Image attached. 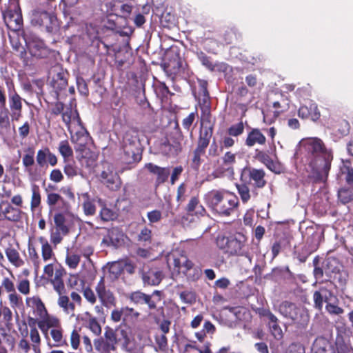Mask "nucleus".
<instances>
[{"label":"nucleus","instance_id":"1","mask_svg":"<svg viewBox=\"0 0 353 353\" xmlns=\"http://www.w3.org/2000/svg\"><path fill=\"white\" fill-rule=\"evenodd\" d=\"M65 269L57 261L47 264L43 268V276L52 284L54 290L59 295L58 305L67 314H74V303L70 301L65 294L63 277L66 275Z\"/></svg>","mask_w":353,"mask_h":353},{"label":"nucleus","instance_id":"9","mask_svg":"<svg viewBox=\"0 0 353 353\" xmlns=\"http://www.w3.org/2000/svg\"><path fill=\"white\" fill-rule=\"evenodd\" d=\"M8 28L13 32L19 31L23 27V17L19 3H13L3 13Z\"/></svg>","mask_w":353,"mask_h":353},{"label":"nucleus","instance_id":"2","mask_svg":"<svg viewBox=\"0 0 353 353\" xmlns=\"http://www.w3.org/2000/svg\"><path fill=\"white\" fill-rule=\"evenodd\" d=\"M304 147L310 166L312 169L321 168V172L327 176L333 160L332 151L327 149L323 141L317 137L307 139Z\"/></svg>","mask_w":353,"mask_h":353},{"label":"nucleus","instance_id":"43","mask_svg":"<svg viewBox=\"0 0 353 353\" xmlns=\"http://www.w3.org/2000/svg\"><path fill=\"white\" fill-rule=\"evenodd\" d=\"M236 188L243 203H247L251 198L250 185L244 182H241L236 184Z\"/></svg>","mask_w":353,"mask_h":353},{"label":"nucleus","instance_id":"54","mask_svg":"<svg viewBox=\"0 0 353 353\" xmlns=\"http://www.w3.org/2000/svg\"><path fill=\"white\" fill-rule=\"evenodd\" d=\"M123 323L130 321H136L140 316L139 312L134 310L133 308L129 307H123Z\"/></svg>","mask_w":353,"mask_h":353},{"label":"nucleus","instance_id":"40","mask_svg":"<svg viewBox=\"0 0 353 353\" xmlns=\"http://www.w3.org/2000/svg\"><path fill=\"white\" fill-rule=\"evenodd\" d=\"M290 245V241L285 236L276 239L272 244L271 251L273 258H276L285 248Z\"/></svg>","mask_w":353,"mask_h":353},{"label":"nucleus","instance_id":"18","mask_svg":"<svg viewBox=\"0 0 353 353\" xmlns=\"http://www.w3.org/2000/svg\"><path fill=\"white\" fill-rule=\"evenodd\" d=\"M221 163L216 168L215 172L219 174H234V165L236 163V154L227 151L221 158Z\"/></svg>","mask_w":353,"mask_h":353},{"label":"nucleus","instance_id":"3","mask_svg":"<svg viewBox=\"0 0 353 353\" xmlns=\"http://www.w3.org/2000/svg\"><path fill=\"white\" fill-rule=\"evenodd\" d=\"M205 201L213 212L223 216H230L239 205L238 196L224 189L209 191L205 195Z\"/></svg>","mask_w":353,"mask_h":353},{"label":"nucleus","instance_id":"37","mask_svg":"<svg viewBox=\"0 0 353 353\" xmlns=\"http://www.w3.org/2000/svg\"><path fill=\"white\" fill-rule=\"evenodd\" d=\"M206 148L197 145L196 148L192 152V159H191V168L195 170L198 171L202 163L201 157L205 154Z\"/></svg>","mask_w":353,"mask_h":353},{"label":"nucleus","instance_id":"45","mask_svg":"<svg viewBox=\"0 0 353 353\" xmlns=\"http://www.w3.org/2000/svg\"><path fill=\"white\" fill-rule=\"evenodd\" d=\"M39 242L42 244L41 246V256L44 261H49L54 256V253L52 250V246L43 237L39 239Z\"/></svg>","mask_w":353,"mask_h":353},{"label":"nucleus","instance_id":"15","mask_svg":"<svg viewBox=\"0 0 353 353\" xmlns=\"http://www.w3.org/2000/svg\"><path fill=\"white\" fill-rule=\"evenodd\" d=\"M122 161L125 164H137L142 159L141 146L123 145H122Z\"/></svg>","mask_w":353,"mask_h":353},{"label":"nucleus","instance_id":"41","mask_svg":"<svg viewBox=\"0 0 353 353\" xmlns=\"http://www.w3.org/2000/svg\"><path fill=\"white\" fill-rule=\"evenodd\" d=\"M123 145L141 146L138 132L134 130L127 131L123 139Z\"/></svg>","mask_w":353,"mask_h":353},{"label":"nucleus","instance_id":"10","mask_svg":"<svg viewBox=\"0 0 353 353\" xmlns=\"http://www.w3.org/2000/svg\"><path fill=\"white\" fill-rule=\"evenodd\" d=\"M163 68L168 76H174L182 70V59L178 51L172 50L166 52Z\"/></svg>","mask_w":353,"mask_h":353},{"label":"nucleus","instance_id":"55","mask_svg":"<svg viewBox=\"0 0 353 353\" xmlns=\"http://www.w3.org/2000/svg\"><path fill=\"white\" fill-rule=\"evenodd\" d=\"M238 33L235 28H228L223 34V39L226 44H232L238 39Z\"/></svg>","mask_w":353,"mask_h":353},{"label":"nucleus","instance_id":"59","mask_svg":"<svg viewBox=\"0 0 353 353\" xmlns=\"http://www.w3.org/2000/svg\"><path fill=\"white\" fill-rule=\"evenodd\" d=\"M123 272V267L120 262H112L109 267V273L113 279H117Z\"/></svg>","mask_w":353,"mask_h":353},{"label":"nucleus","instance_id":"21","mask_svg":"<svg viewBox=\"0 0 353 353\" xmlns=\"http://www.w3.org/2000/svg\"><path fill=\"white\" fill-rule=\"evenodd\" d=\"M61 119L63 122L65 124L68 130L72 134L70 131V126L72 121L77 122V123L82 127V121L79 116V112L76 108H72V104L70 103L69 105L64 108L61 114Z\"/></svg>","mask_w":353,"mask_h":353},{"label":"nucleus","instance_id":"8","mask_svg":"<svg viewBox=\"0 0 353 353\" xmlns=\"http://www.w3.org/2000/svg\"><path fill=\"white\" fill-rule=\"evenodd\" d=\"M33 26L42 27L46 32L52 33L58 30L59 23L56 14H50L45 9H35L31 16Z\"/></svg>","mask_w":353,"mask_h":353},{"label":"nucleus","instance_id":"42","mask_svg":"<svg viewBox=\"0 0 353 353\" xmlns=\"http://www.w3.org/2000/svg\"><path fill=\"white\" fill-rule=\"evenodd\" d=\"M63 172L68 178H73L79 173V168L73 158L63 161Z\"/></svg>","mask_w":353,"mask_h":353},{"label":"nucleus","instance_id":"7","mask_svg":"<svg viewBox=\"0 0 353 353\" xmlns=\"http://www.w3.org/2000/svg\"><path fill=\"white\" fill-rule=\"evenodd\" d=\"M265 176V172L262 168L245 166L241 170L240 182L250 185L252 194L256 197L259 194L258 190L263 188L267 184Z\"/></svg>","mask_w":353,"mask_h":353},{"label":"nucleus","instance_id":"39","mask_svg":"<svg viewBox=\"0 0 353 353\" xmlns=\"http://www.w3.org/2000/svg\"><path fill=\"white\" fill-rule=\"evenodd\" d=\"M54 222L57 230L60 231L63 236L67 235L70 232V228L65 223V216L63 213H56L54 216Z\"/></svg>","mask_w":353,"mask_h":353},{"label":"nucleus","instance_id":"5","mask_svg":"<svg viewBox=\"0 0 353 353\" xmlns=\"http://www.w3.org/2000/svg\"><path fill=\"white\" fill-rule=\"evenodd\" d=\"M88 137V132L82 127L81 131L71 135V139L72 142L79 145V148L77 151L79 152L77 159L81 165L85 169L91 170L96 167L99 155L97 152L85 147Z\"/></svg>","mask_w":353,"mask_h":353},{"label":"nucleus","instance_id":"35","mask_svg":"<svg viewBox=\"0 0 353 353\" xmlns=\"http://www.w3.org/2000/svg\"><path fill=\"white\" fill-rule=\"evenodd\" d=\"M193 262L190 260L185 255H180L179 256L174 257L173 265L174 271L179 274H184L187 272L188 268H191Z\"/></svg>","mask_w":353,"mask_h":353},{"label":"nucleus","instance_id":"46","mask_svg":"<svg viewBox=\"0 0 353 353\" xmlns=\"http://www.w3.org/2000/svg\"><path fill=\"white\" fill-rule=\"evenodd\" d=\"M58 150L60 154L62 156L63 161L72 159L73 157V150L68 140H63L60 141Z\"/></svg>","mask_w":353,"mask_h":353},{"label":"nucleus","instance_id":"60","mask_svg":"<svg viewBox=\"0 0 353 353\" xmlns=\"http://www.w3.org/2000/svg\"><path fill=\"white\" fill-rule=\"evenodd\" d=\"M26 152L27 153L22 158V163L23 166L28 168L32 166L34 163V150L32 148H28Z\"/></svg>","mask_w":353,"mask_h":353},{"label":"nucleus","instance_id":"32","mask_svg":"<svg viewBox=\"0 0 353 353\" xmlns=\"http://www.w3.org/2000/svg\"><path fill=\"white\" fill-rule=\"evenodd\" d=\"M253 157L254 159L265 165L272 172L275 171L276 164L267 151L256 149Z\"/></svg>","mask_w":353,"mask_h":353},{"label":"nucleus","instance_id":"63","mask_svg":"<svg viewBox=\"0 0 353 353\" xmlns=\"http://www.w3.org/2000/svg\"><path fill=\"white\" fill-rule=\"evenodd\" d=\"M0 314L2 315L6 326L10 327L12 325L13 315L11 309L8 306H3L0 310Z\"/></svg>","mask_w":353,"mask_h":353},{"label":"nucleus","instance_id":"49","mask_svg":"<svg viewBox=\"0 0 353 353\" xmlns=\"http://www.w3.org/2000/svg\"><path fill=\"white\" fill-rule=\"evenodd\" d=\"M30 338L32 341V348L35 353H40L41 337L39 331L35 327L30 330Z\"/></svg>","mask_w":353,"mask_h":353},{"label":"nucleus","instance_id":"12","mask_svg":"<svg viewBox=\"0 0 353 353\" xmlns=\"http://www.w3.org/2000/svg\"><path fill=\"white\" fill-rule=\"evenodd\" d=\"M97 296L101 302L105 307L115 306L117 300L110 290L107 289L105 285L104 277H101L95 287Z\"/></svg>","mask_w":353,"mask_h":353},{"label":"nucleus","instance_id":"14","mask_svg":"<svg viewBox=\"0 0 353 353\" xmlns=\"http://www.w3.org/2000/svg\"><path fill=\"white\" fill-rule=\"evenodd\" d=\"M279 312L284 317L291 319L294 323H299L301 310L292 302L285 301L279 306Z\"/></svg>","mask_w":353,"mask_h":353},{"label":"nucleus","instance_id":"30","mask_svg":"<svg viewBox=\"0 0 353 353\" xmlns=\"http://www.w3.org/2000/svg\"><path fill=\"white\" fill-rule=\"evenodd\" d=\"M312 353H336L330 341L323 336L315 339L312 345Z\"/></svg>","mask_w":353,"mask_h":353},{"label":"nucleus","instance_id":"4","mask_svg":"<svg viewBox=\"0 0 353 353\" xmlns=\"http://www.w3.org/2000/svg\"><path fill=\"white\" fill-rule=\"evenodd\" d=\"M130 343V338L127 330L119 327L113 329L105 327L103 335L94 340V346L97 353H111L117 350L119 344L127 348Z\"/></svg>","mask_w":353,"mask_h":353},{"label":"nucleus","instance_id":"19","mask_svg":"<svg viewBox=\"0 0 353 353\" xmlns=\"http://www.w3.org/2000/svg\"><path fill=\"white\" fill-rule=\"evenodd\" d=\"M107 10L112 14L123 18L130 17L133 9V5L130 3H123L121 1H112L106 4Z\"/></svg>","mask_w":353,"mask_h":353},{"label":"nucleus","instance_id":"29","mask_svg":"<svg viewBox=\"0 0 353 353\" xmlns=\"http://www.w3.org/2000/svg\"><path fill=\"white\" fill-rule=\"evenodd\" d=\"M163 275L161 271L154 269H148L143 271L141 279L144 285H158L162 281Z\"/></svg>","mask_w":353,"mask_h":353},{"label":"nucleus","instance_id":"62","mask_svg":"<svg viewBox=\"0 0 353 353\" xmlns=\"http://www.w3.org/2000/svg\"><path fill=\"white\" fill-rule=\"evenodd\" d=\"M81 261L79 255L76 254H67L65 256V263L70 269H76Z\"/></svg>","mask_w":353,"mask_h":353},{"label":"nucleus","instance_id":"22","mask_svg":"<svg viewBox=\"0 0 353 353\" xmlns=\"http://www.w3.org/2000/svg\"><path fill=\"white\" fill-rule=\"evenodd\" d=\"M10 115L12 121H18L22 115V98L14 90L8 95Z\"/></svg>","mask_w":353,"mask_h":353},{"label":"nucleus","instance_id":"24","mask_svg":"<svg viewBox=\"0 0 353 353\" xmlns=\"http://www.w3.org/2000/svg\"><path fill=\"white\" fill-rule=\"evenodd\" d=\"M335 299L336 296L334 295V293L325 288H321L319 290L315 291L313 294L314 306L319 310L322 309L323 302L327 304Z\"/></svg>","mask_w":353,"mask_h":353},{"label":"nucleus","instance_id":"11","mask_svg":"<svg viewBox=\"0 0 353 353\" xmlns=\"http://www.w3.org/2000/svg\"><path fill=\"white\" fill-rule=\"evenodd\" d=\"M52 71L54 74L52 75L51 85L58 94L59 92L64 90L68 85V77L69 74L59 65H54L52 68Z\"/></svg>","mask_w":353,"mask_h":353},{"label":"nucleus","instance_id":"26","mask_svg":"<svg viewBox=\"0 0 353 353\" xmlns=\"http://www.w3.org/2000/svg\"><path fill=\"white\" fill-rule=\"evenodd\" d=\"M129 299L137 305H148L150 310L157 308V301L152 298V295L145 294L141 291H135L130 293Z\"/></svg>","mask_w":353,"mask_h":353},{"label":"nucleus","instance_id":"61","mask_svg":"<svg viewBox=\"0 0 353 353\" xmlns=\"http://www.w3.org/2000/svg\"><path fill=\"white\" fill-rule=\"evenodd\" d=\"M336 264V261L334 259H327L325 266V274L332 277V274L338 273L339 272V267L334 265Z\"/></svg>","mask_w":353,"mask_h":353},{"label":"nucleus","instance_id":"36","mask_svg":"<svg viewBox=\"0 0 353 353\" xmlns=\"http://www.w3.org/2000/svg\"><path fill=\"white\" fill-rule=\"evenodd\" d=\"M6 255L10 261L16 268L21 267L24 265V261L21 258L19 252L12 247H8L5 250Z\"/></svg>","mask_w":353,"mask_h":353},{"label":"nucleus","instance_id":"44","mask_svg":"<svg viewBox=\"0 0 353 353\" xmlns=\"http://www.w3.org/2000/svg\"><path fill=\"white\" fill-rule=\"evenodd\" d=\"M8 299L10 306L13 310H16L17 309L21 310L23 308V298L17 294V291L8 294ZM15 313L17 316H18V312L17 311H15Z\"/></svg>","mask_w":353,"mask_h":353},{"label":"nucleus","instance_id":"52","mask_svg":"<svg viewBox=\"0 0 353 353\" xmlns=\"http://www.w3.org/2000/svg\"><path fill=\"white\" fill-rule=\"evenodd\" d=\"M99 216L103 221L107 222L115 219L117 215L114 210L103 205L100 210Z\"/></svg>","mask_w":353,"mask_h":353},{"label":"nucleus","instance_id":"51","mask_svg":"<svg viewBox=\"0 0 353 353\" xmlns=\"http://www.w3.org/2000/svg\"><path fill=\"white\" fill-rule=\"evenodd\" d=\"M155 92L161 99L168 98L169 95H173L169 88L164 82L158 81L155 85Z\"/></svg>","mask_w":353,"mask_h":353},{"label":"nucleus","instance_id":"50","mask_svg":"<svg viewBox=\"0 0 353 353\" xmlns=\"http://www.w3.org/2000/svg\"><path fill=\"white\" fill-rule=\"evenodd\" d=\"M188 269L189 270L183 274L188 281H196L200 279L202 275L201 268L196 266L193 263L191 268Z\"/></svg>","mask_w":353,"mask_h":353},{"label":"nucleus","instance_id":"6","mask_svg":"<svg viewBox=\"0 0 353 353\" xmlns=\"http://www.w3.org/2000/svg\"><path fill=\"white\" fill-rule=\"evenodd\" d=\"M247 238L242 233L230 236L218 235L216 239L217 247L225 254L230 256H244L246 254Z\"/></svg>","mask_w":353,"mask_h":353},{"label":"nucleus","instance_id":"31","mask_svg":"<svg viewBox=\"0 0 353 353\" xmlns=\"http://www.w3.org/2000/svg\"><path fill=\"white\" fill-rule=\"evenodd\" d=\"M23 212L20 208H14L7 201L4 208L3 221L7 220L11 222H19L22 218Z\"/></svg>","mask_w":353,"mask_h":353},{"label":"nucleus","instance_id":"27","mask_svg":"<svg viewBox=\"0 0 353 353\" xmlns=\"http://www.w3.org/2000/svg\"><path fill=\"white\" fill-rule=\"evenodd\" d=\"M26 303L28 307L33 308L34 314L37 318L43 319L47 315V310L39 296L27 297Z\"/></svg>","mask_w":353,"mask_h":353},{"label":"nucleus","instance_id":"56","mask_svg":"<svg viewBox=\"0 0 353 353\" xmlns=\"http://www.w3.org/2000/svg\"><path fill=\"white\" fill-rule=\"evenodd\" d=\"M196 56L202 65L210 71L215 70V65L213 64L211 58L202 51L197 52Z\"/></svg>","mask_w":353,"mask_h":353},{"label":"nucleus","instance_id":"25","mask_svg":"<svg viewBox=\"0 0 353 353\" xmlns=\"http://www.w3.org/2000/svg\"><path fill=\"white\" fill-rule=\"evenodd\" d=\"M161 153L168 157H176L182 150L181 143L179 141H172L166 139L159 146Z\"/></svg>","mask_w":353,"mask_h":353},{"label":"nucleus","instance_id":"57","mask_svg":"<svg viewBox=\"0 0 353 353\" xmlns=\"http://www.w3.org/2000/svg\"><path fill=\"white\" fill-rule=\"evenodd\" d=\"M57 2L56 0H42L40 3L39 7L37 9H45L46 12L50 14H56Z\"/></svg>","mask_w":353,"mask_h":353},{"label":"nucleus","instance_id":"38","mask_svg":"<svg viewBox=\"0 0 353 353\" xmlns=\"http://www.w3.org/2000/svg\"><path fill=\"white\" fill-rule=\"evenodd\" d=\"M186 211L190 214H193L194 212L195 211V214H200L201 216H203L205 213V208L199 203V199L197 196H193L190 200L189 203H188L186 208Z\"/></svg>","mask_w":353,"mask_h":353},{"label":"nucleus","instance_id":"16","mask_svg":"<svg viewBox=\"0 0 353 353\" xmlns=\"http://www.w3.org/2000/svg\"><path fill=\"white\" fill-rule=\"evenodd\" d=\"M297 114L301 119H310L313 122L318 121L321 117L318 105L312 101L308 104L301 105L298 109Z\"/></svg>","mask_w":353,"mask_h":353},{"label":"nucleus","instance_id":"58","mask_svg":"<svg viewBox=\"0 0 353 353\" xmlns=\"http://www.w3.org/2000/svg\"><path fill=\"white\" fill-rule=\"evenodd\" d=\"M28 255L36 270L39 269L41 265V259L36 248L31 244L28 245Z\"/></svg>","mask_w":353,"mask_h":353},{"label":"nucleus","instance_id":"33","mask_svg":"<svg viewBox=\"0 0 353 353\" xmlns=\"http://www.w3.org/2000/svg\"><path fill=\"white\" fill-rule=\"evenodd\" d=\"M213 130V125L201 127L199 131V135L196 145L207 148L212 137Z\"/></svg>","mask_w":353,"mask_h":353},{"label":"nucleus","instance_id":"23","mask_svg":"<svg viewBox=\"0 0 353 353\" xmlns=\"http://www.w3.org/2000/svg\"><path fill=\"white\" fill-rule=\"evenodd\" d=\"M265 136L259 128H252L248 132L244 144L248 148H252L255 145H263L266 143Z\"/></svg>","mask_w":353,"mask_h":353},{"label":"nucleus","instance_id":"53","mask_svg":"<svg viewBox=\"0 0 353 353\" xmlns=\"http://www.w3.org/2000/svg\"><path fill=\"white\" fill-rule=\"evenodd\" d=\"M244 124L242 121L231 125L227 130V133L230 137H238L244 132Z\"/></svg>","mask_w":353,"mask_h":353},{"label":"nucleus","instance_id":"17","mask_svg":"<svg viewBox=\"0 0 353 353\" xmlns=\"http://www.w3.org/2000/svg\"><path fill=\"white\" fill-rule=\"evenodd\" d=\"M101 181L112 191H117L121 188V179L116 172H113L110 165L106 170L101 172Z\"/></svg>","mask_w":353,"mask_h":353},{"label":"nucleus","instance_id":"13","mask_svg":"<svg viewBox=\"0 0 353 353\" xmlns=\"http://www.w3.org/2000/svg\"><path fill=\"white\" fill-rule=\"evenodd\" d=\"M103 229L106 231V234L103 236L101 243L117 248L123 243L125 235L119 228H104Z\"/></svg>","mask_w":353,"mask_h":353},{"label":"nucleus","instance_id":"20","mask_svg":"<svg viewBox=\"0 0 353 353\" xmlns=\"http://www.w3.org/2000/svg\"><path fill=\"white\" fill-rule=\"evenodd\" d=\"M36 161L40 168L48 166V163L51 166H55L57 164L58 159L57 156L50 151L49 148L45 147L37 151Z\"/></svg>","mask_w":353,"mask_h":353},{"label":"nucleus","instance_id":"47","mask_svg":"<svg viewBox=\"0 0 353 353\" xmlns=\"http://www.w3.org/2000/svg\"><path fill=\"white\" fill-rule=\"evenodd\" d=\"M32 196L30 201V209L35 210L39 207L41 203V196L39 187L37 185H32L31 187Z\"/></svg>","mask_w":353,"mask_h":353},{"label":"nucleus","instance_id":"48","mask_svg":"<svg viewBox=\"0 0 353 353\" xmlns=\"http://www.w3.org/2000/svg\"><path fill=\"white\" fill-rule=\"evenodd\" d=\"M50 334L54 341L53 346L61 347L67 345L66 341L63 339V331L61 328H52Z\"/></svg>","mask_w":353,"mask_h":353},{"label":"nucleus","instance_id":"28","mask_svg":"<svg viewBox=\"0 0 353 353\" xmlns=\"http://www.w3.org/2000/svg\"><path fill=\"white\" fill-rule=\"evenodd\" d=\"M150 173L157 175L156 183L157 185L165 183L170 174L169 168H161L152 163H148L145 165Z\"/></svg>","mask_w":353,"mask_h":353},{"label":"nucleus","instance_id":"64","mask_svg":"<svg viewBox=\"0 0 353 353\" xmlns=\"http://www.w3.org/2000/svg\"><path fill=\"white\" fill-rule=\"evenodd\" d=\"M187 353H212L210 349V344H205L203 350L199 349L197 346L188 344L185 347Z\"/></svg>","mask_w":353,"mask_h":353},{"label":"nucleus","instance_id":"34","mask_svg":"<svg viewBox=\"0 0 353 353\" xmlns=\"http://www.w3.org/2000/svg\"><path fill=\"white\" fill-rule=\"evenodd\" d=\"M193 262L190 260L185 255H180L179 256L174 257L173 265L174 271L179 274H184L187 272L188 268H191Z\"/></svg>","mask_w":353,"mask_h":353}]
</instances>
